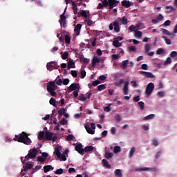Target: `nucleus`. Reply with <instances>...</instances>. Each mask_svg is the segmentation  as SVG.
<instances>
[{
  "label": "nucleus",
  "mask_w": 177,
  "mask_h": 177,
  "mask_svg": "<svg viewBox=\"0 0 177 177\" xmlns=\"http://www.w3.org/2000/svg\"><path fill=\"white\" fill-rule=\"evenodd\" d=\"M114 153H120L121 151V147L120 146H115L113 148Z\"/></svg>",
  "instance_id": "nucleus-40"
},
{
  "label": "nucleus",
  "mask_w": 177,
  "mask_h": 177,
  "mask_svg": "<svg viewBox=\"0 0 177 177\" xmlns=\"http://www.w3.org/2000/svg\"><path fill=\"white\" fill-rule=\"evenodd\" d=\"M91 63H92V67H95L97 63H100V59L96 56H94V57L91 60Z\"/></svg>",
  "instance_id": "nucleus-18"
},
{
  "label": "nucleus",
  "mask_w": 177,
  "mask_h": 177,
  "mask_svg": "<svg viewBox=\"0 0 177 177\" xmlns=\"http://www.w3.org/2000/svg\"><path fill=\"white\" fill-rule=\"evenodd\" d=\"M113 46H115V48H120V46H122V44L120 43L118 40H114L113 42Z\"/></svg>",
  "instance_id": "nucleus-30"
},
{
  "label": "nucleus",
  "mask_w": 177,
  "mask_h": 177,
  "mask_svg": "<svg viewBox=\"0 0 177 177\" xmlns=\"http://www.w3.org/2000/svg\"><path fill=\"white\" fill-rule=\"evenodd\" d=\"M55 62H51L47 64L46 67H47V70H48V71H52V70H53V68H55Z\"/></svg>",
  "instance_id": "nucleus-16"
},
{
  "label": "nucleus",
  "mask_w": 177,
  "mask_h": 177,
  "mask_svg": "<svg viewBox=\"0 0 177 177\" xmlns=\"http://www.w3.org/2000/svg\"><path fill=\"white\" fill-rule=\"evenodd\" d=\"M129 30L131 32H133L136 31V26H134L133 25H131V26L129 27Z\"/></svg>",
  "instance_id": "nucleus-50"
},
{
  "label": "nucleus",
  "mask_w": 177,
  "mask_h": 177,
  "mask_svg": "<svg viewBox=\"0 0 177 177\" xmlns=\"http://www.w3.org/2000/svg\"><path fill=\"white\" fill-rule=\"evenodd\" d=\"M82 27V24H78L75 26L74 28V32L76 34L77 36L80 35V33L81 32V28Z\"/></svg>",
  "instance_id": "nucleus-14"
},
{
  "label": "nucleus",
  "mask_w": 177,
  "mask_h": 177,
  "mask_svg": "<svg viewBox=\"0 0 177 177\" xmlns=\"http://www.w3.org/2000/svg\"><path fill=\"white\" fill-rule=\"evenodd\" d=\"M81 16H82V17H85L86 19H88V14H86V10H82L80 12Z\"/></svg>",
  "instance_id": "nucleus-47"
},
{
  "label": "nucleus",
  "mask_w": 177,
  "mask_h": 177,
  "mask_svg": "<svg viewBox=\"0 0 177 177\" xmlns=\"http://www.w3.org/2000/svg\"><path fill=\"white\" fill-rule=\"evenodd\" d=\"M162 53H164V49H162V48H158L156 50V54L157 55H162Z\"/></svg>",
  "instance_id": "nucleus-57"
},
{
  "label": "nucleus",
  "mask_w": 177,
  "mask_h": 177,
  "mask_svg": "<svg viewBox=\"0 0 177 177\" xmlns=\"http://www.w3.org/2000/svg\"><path fill=\"white\" fill-rule=\"evenodd\" d=\"M100 81H106L107 80V77L104 76V75H102L99 77Z\"/></svg>",
  "instance_id": "nucleus-59"
},
{
  "label": "nucleus",
  "mask_w": 177,
  "mask_h": 177,
  "mask_svg": "<svg viewBox=\"0 0 177 177\" xmlns=\"http://www.w3.org/2000/svg\"><path fill=\"white\" fill-rule=\"evenodd\" d=\"M70 42H71L70 36L68 35H66L65 36V43L70 44Z\"/></svg>",
  "instance_id": "nucleus-54"
},
{
  "label": "nucleus",
  "mask_w": 177,
  "mask_h": 177,
  "mask_svg": "<svg viewBox=\"0 0 177 177\" xmlns=\"http://www.w3.org/2000/svg\"><path fill=\"white\" fill-rule=\"evenodd\" d=\"M135 35L137 38H142V33L140 31H137L136 32Z\"/></svg>",
  "instance_id": "nucleus-52"
},
{
  "label": "nucleus",
  "mask_w": 177,
  "mask_h": 177,
  "mask_svg": "<svg viewBox=\"0 0 177 177\" xmlns=\"http://www.w3.org/2000/svg\"><path fill=\"white\" fill-rule=\"evenodd\" d=\"M153 91H154V83H149L145 90L147 96H150L153 93Z\"/></svg>",
  "instance_id": "nucleus-6"
},
{
  "label": "nucleus",
  "mask_w": 177,
  "mask_h": 177,
  "mask_svg": "<svg viewBox=\"0 0 177 177\" xmlns=\"http://www.w3.org/2000/svg\"><path fill=\"white\" fill-rule=\"evenodd\" d=\"M14 140L17 141L19 143H24V145H31V140L28 138V134L24 131L19 136L15 135Z\"/></svg>",
  "instance_id": "nucleus-2"
},
{
  "label": "nucleus",
  "mask_w": 177,
  "mask_h": 177,
  "mask_svg": "<svg viewBox=\"0 0 177 177\" xmlns=\"http://www.w3.org/2000/svg\"><path fill=\"white\" fill-rule=\"evenodd\" d=\"M156 19L159 21H161L162 20H164V16H162V14H159L157 17Z\"/></svg>",
  "instance_id": "nucleus-56"
},
{
  "label": "nucleus",
  "mask_w": 177,
  "mask_h": 177,
  "mask_svg": "<svg viewBox=\"0 0 177 177\" xmlns=\"http://www.w3.org/2000/svg\"><path fill=\"white\" fill-rule=\"evenodd\" d=\"M122 6H124V8H131V6H133V3L131 2L128 0H123L122 1Z\"/></svg>",
  "instance_id": "nucleus-13"
},
{
  "label": "nucleus",
  "mask_w": 177,
  "mask_h": 177,
  "mask_svg": "<svg viewBox=\"0 0 177 177\" xmlns=\"http://www.w3.org/2000/svg\"><path fill=\"white\" fill-rule=\"evenodd\" d=\"M69 82H70V80H68V78H66L63 80L62 84L64 85H68Z\"/></svg>",
  "instance_id": "nucleus-61"
},
{
  "label": "nucleus",
  "mask_w": 177,
  "mask_h": 177,
  "mask_svg": "<svg viewBox=\"0 0 177 177\" xmlns=\"http://www.w3.org/2000/svg\"><path fill=\"white\" fill-rule=\"evenodd\" d=\"M124 84L123 86V93L124 95H128V92H129V90L128 88V85H129V82H124V80H120L118 82L115 83V86H121V85H122V84Z\"/></svg>",
  "instance_id": "nucleus-4"
},
{
  "label": "nucleus",
  "mask_w": 177,
  "mask_h": 177,
  "mask_svg": "<svg viewBox=\"0 0 177 177\" xmlns=\"http://www.w3.org/2000/svg\"><path fill=\"white\" fill-rule=\"evenodd\" d=\"M57 88V86H56V82L55 81L49 82L47 86V88Z\"/></svg>",
  "instance_id": "nucleus-28"
},
{
  "label": "nucleus",
  "mask_w": 177,
  "mask_h": 177,
  "mask_svg": "<svg viewBox=\"0 0 177 177\" xmlns=\"http://www.w3.org/2000/svg\"><path fill=\"white\" fill-rule=\"evenodd\" d=\"M113 30L115 32H120V31H121V27L120 26V22L118 20L113 21Z\"/></svg>",
  "instance_id": "nucleus-12"
},
{
  "label": "nucleus",
  "mask_w": 177,
  "mask_h": 177,
  "mask_svg": "<svg viewBox=\"0 0 177 177\" xmlns=\"http://www.w3.org/2000/svg\"><path fill=\"white\" fill-rule=\"evenodd\" d=\"M80 78L84 79L85 77H86V72L85 70H83L80 72Z\"/></svg>",
  "instance_id": "nucleus-46"
},
{
  "label": "nucleus",
  "mask_w": 177,
  "mask_h": 177,
  "mask_svg": "<svg viewBox=\"0 0 177 177\" xmlns=\"http://www.w3.org/2000/svg\"><path fill=\"white\" fill-rule=\"evenodd\" d=\"M71 74L74 78H77V77H78V72H77V71H71Z\"/></svg>",
  "instance_id": "nucleus-41"
},
{
  "label": "nucleus",
  "mask_w": 177,
  "mask_h": 177,
  "mask_svg": "<svg viewBox=\"0 0 177 177\" xmlns=\"http://www.w3.org/2000/svg\"><path fill=\"white\" fill-rule=\"evenodd\" d=\"M118 20L121 21L122 24H124V26L128 24V18H127V17H122V19L119 17L118 18Z\"/></svg>",
  "instance_id": "nucleus-20"
},
{
  "label": "nucleus",
  "mask_w": 177,
  "mask_h": 177,
  "mask_svg": "<svg viewBox=\"0 0 177 177\" xmlns=\"http://www.w3.org/2000/svg\"><path fill=\"white\" fill-rule=\"evenodd\" d=\"M139 73L146 78H155L154 75H153V73H151V72L140 71Z\"/></svg>",
  "instance_id": "nucleus-11"
},
{
  "label": "nucleus",
  "mask_w": 177,
  "mask_h": 177,
  "mask_svg": "<svg viewBox=\"0 0 177 177\" xmlns=\"http://www.w3.org/2000/svg\"><path fill=\"white\" fill-rule=\"evenodd\" d=\"M135 151H136V148H135V147H133L130 151H129V158H131V157L133 156V154L135 153Z\"/></svg>",
  "instance_id": "nucleus-26"
},
{
  "label": "nucleus",
  "mask_w": 177,
  "mask_h": 177,
  "mask_svg": "<svg viewBox=\"0 0 177 177\" xmlns=\"http://www.w3.org/2000/svg\"><path fill=\"white\" fill-rule=\"evenodd\" d=\"M86 132H88V133H90V135H93L95 133V130H93L92 129H91V127L89 125H86L85 126Z\"/></svg>",
  "instance_id": "nucleus-22"
},
{
  "label": "nucleus",
  "mask_w": 177,
  "mask_h": 177,
  "mask_svg": "<svg viewBox=\"0 0 177 177\" xmlns=\"http://www.w3.org/2000/svg\"><path fill=\"white\" fill-rule=\"evenodd\" d=\"M162 32L165 35H169V37L172 36L174 37V33L169 32L168 30L167 29H163L162 30Z\"/></svg>",
  "instance_id": "nucleus-32"
},
{
  "label": "nucleus",
  "mask_w": 177,
  "mask_h": 177,
  "mask_svg": "<svg viewBox=\"0 0 177 177\" xmlns=\"http://www.w3.org/2000/svg\"><path fill=\"white\" fill-rule=\"evenodd\" d=\"M162 39H165V42L167 45H171V39H167L165 36H162Z\"/></svg>",
  "instance_id": "nucleus-37"
},
{
  "label": "nucleus",
  "mask_w": 177,
  "mask_h": 177,
  "mask_svg": "<svg viewBox=\"0 0 177 177\" xmlns=\"http://www.w3.org/2000/svg\"><path fill=\"white\" fill-rule=\"evenodd\" d=\"M170 57H177V52L176 51H172L169 54Z\"/></svg>",
  "instance_id": "nucleus-58"
},
{
  "label": "nucleus",
  "mask_w": 177,
  "mask_h": 177,
  "mask_svg": "<svg viewBox=\"0 0 177 177\" xmlns=\"http://www.w3.org/2000/svg\"><path fill=\"white\" fill-rule=\"evenodd\" d=\"M104 89H106V85L104 84H100L97 86V91H99V92H102V91H104Z\"/></svg>",
  "instance_id": "nucleus-35"
},
{
  "label": "nucleus",
  "mask_w": 177,
  "mask_h": 177,
  "mask_svg": "<svg viewBox=\"0 0 177 177\" xmlns=\"http://www.w3.org/2000/svg\"><path fill=\"white\" fill-rule=\"evenodd\" d=\"M67 68H75V62L73 61V59H70L68 65H67Z\"/></svg>",
  "instance_id": "nucleus-17"
},
{
  "label": "nucleus",
  "mask_w": 177,
  "mask_h": 177,
  "mask_svg": "<svg viewBox=\"0 0 177 177\" xmlns=\"http://www.w3.org/2000/svg\"><path fill=\"white\" fill-rule=\"evenodd\" d=\"M99 84H100V81H99V80H95V81H93V82H92V84H88V86H92V85H93V86H97V85H99Z\"/></svg>",
  "instance_id": "nucleus-39"
},
{
  "label": "nucleus",
  "mask_w": 177,
  "mask_h": 177,
  "mask_svg": "<svg viewBox=\"0 0 177 177\" xmlns=\"http://www.w3.org/2000/svg\"><path fill=\"white\" fill-rule=\"evenodd\" d=\"M55 174H56V175H62V174H63V169H57L55 171Z\"/></svg>",
  "instance_id": "nucleus-63"
},
{
  "label": "nucleus",
  "mask_w": 177,
  "mask_h": 177,
  "mask_svg": "<svg viewBox=\"0 0 177 177\" xmlns=\"http://www.w3.org/2000/svg\"><path fill=\"white\" fill-rule=\"evenodd\" d=\"M102 3H104V8H109V0H101Z\"/></svg>",
  "instance_id": "nucleus-49"
},
{
  "label": "nucleus",
  "mask_w": 177,
  "mask_h": 177,
  "mask_svg": "<svg viewBox=\"0 0 177 177\" xmlns=\"http://www.w3.org/2000/svg\"><path fill=\"white\" fill-rule=\"evenodd\" d=\"M59 124L61 125H66L67 124V120L64 118H63L61 121L59 122Z\"/></svg>",
  "instance_id": "nucleus-53"
},
{
  "label": "nucleus",
  "mask_w": 177,
  "mask_h": 177,
  "mask_svg": "<svg viewBox=\"0 0 177 177\" xmlns=\"http://www.w3.org/2000/svg\"><path fill=\"white\" fill-rule=\"evenodd\" d=\"M67 20L66 18V16L64 15V12L60 16V19L59 21V23H60L61 27H63V28H67Z\"/></svg>",
  "instance_id": "nucleus-7"
},
{
  "label": "nucleus",
  "mask_w": 177,
  "mask_h": 177,
  "mask_svg": "<svg viewBox=\"0 0 177 177\" xmlns=\"http://www.w3.org/2000/svg\"><path fill=\"white\" fill-rule=\"evenodd\" d=\"M66 140L68 141L74 140V135L69 134L68 136H66Z\"/></svg>",
  "instance_id": "nucleus-48"
},
{
  "label": "nucleus",
  "mask_w": 177,
  "mask_h": 177,
  "mask_svg": "<svg viewBox=\"0 0 177 177\" xmlns=\"http://www.w3.org/2000/svg\"><path fill=\"white\" fill-rule=\"evenodd\" d=\"M80 88H81V86H80V84H78V83H73L68 88L67 91L68 92H73V91H77V89L78 91H80Z\"/></svg>",
  "instance_id": "nucleus-9"
},
{
  "label": "nucleus",
  "mask_w": 177,
  "mask_h": 177,
  "mask_svg": "<svg viewBox=\"0 0 177 177\" xmlns=\"http://www.w3.org/2000/svg\"><path fill=\"white\" fill-rule=\"evenodd\" d=\"M84 149L82 148V144L79 143L75 147V150L79 153V154H81V156H84Z\"/></svg>",
  "instance_id": "nucleus-10"
},
{
  "label": "nucleus",
  "mask_w": 177,
  "mask_h": 177,
  "mask_svg": "<svg viewBox=\"0 0 177 177\" xmlns=\"http://www.w3.org/2000/svg\"><path fill=\"white\" fill-rule=\"evenodd\" d=\"M72 3V9L75 10V9H78V8H77V4L75 3V2L71 1Z\"/></svg>",
  "instance_id": "nucleus-64"
},
{
  "label": "nucleus",
  "mask_w": 177,
  "mask_h": 177,
  "mask_svg": "<svg viewBox=\"0 0 177 177\" xmlns=\"http://www.w3.org/2000/svg\"><path fill=\"white\" fill-rule=\"evenodd\" d=\"M47 91L49 92L51 96L56 97L57 96V93L55 91V88L53 87H47Z\"/></svg>",
  "instance_id": "nucleus-15"
},
{
  "label": "nucleus",
  "mask_w": 177,
  "mask_h": 177,
  "mask_svg": "<svg viewBox=\"0 0 177 177\" xmlns=\"http://www.w3.org/2000/svg\"><path fill=\"white\" fill-rule=\"evenodd\" d=\"M58 114H59V115H64V114H66V109H59L58 111Z\"/></svg>",
  "instance_id": "nucleus-45"
},
{
  "label": "nucleus",
  "mask_w": 177,
  "mask_h": 177,
  "mask_svg": "<svg viewBox=\"0 0 177 177\" xmlns=\"http://www.w3.org/2000/svg\"><path fill=\"white\" fill-rule=\"evenodd\" d=\"M26 166H24V171H25V172H27L28 169H31V168H32L33 167L32 164L28 163V162L26 163Z\"/></svg>",
  "instance_id": "nucleus-27"
},
{
  "label": "nucleus",
  "mask_w": 177,
  "mask_h": 177,
  "mask_svg": "<svg viewBox=\"0 0 177 177\" xmlns=\"http://www.w3.org/2000/svg\"><path fill=\"white\" fill-rule=\"evenodd\" d=\"M62 57L63 59V60H66V59H68V52L66 51L63 53V55H62Z\"/></svg>",
  "instance_id": "nucleus-43"
},
{
  "label": "nucleus",
  "mask_w": 177,
  "mask_h": 177,
  "mask_svg": "<svg viewBox=\"0 0 177 177\" xmlns=\"http://www.w3.org/2000/svg\"><path fill=\"white\" fill-rule=\"evenodd\" d=\"M129 64V61L128 59L122 61L120 64L121 68H122V70H125V68H127V67H128Z\"/></svg>",
  "instance_id": "nucleus-19"
},
{
  "label": "nucleus",
  "mask_w": 177,
  "mask_h": 177,
  "mask_svg": "<svg viewBox=\"0 0 177 177\" xmlns=\"http://www.w3.org/2000/svg\"><path fill=\"white\" fill-rule=\"evenodd\" d=\"M93 149H95V147H93V146H92V145L86 146V147H85V148L84 149V152H85V153H89V151H93Z\"/></svg>",
  "instance_id": "nucleus-21"
},
{
  "label": "nucleus",
  "mask_w": 177,
  "mask_h": 177,
  "mask_svg": "<svg viewBox=\"0 0 177 177\" xmlns=\"http://www.w3.org/2000/svg\"><path fill=\"white\" fill-rule=\"evenodd\" d=\"M84 23H85V24H86L87 26L91 27V26H92V24H93V23H95V22H93L90 19H86L84 20Z\"/></svg>",
  "instance_id": "nucleus-33"
},
{
  "label": "nucleus",
  "mask_w": 177,
  "mask_h": 177,
  "mask_svg": "<svg viewBox=\"0 0 177 177\" xmlns=\"http://www.w3.org/2000/svg\"><path fill=\"white\" fill-rule=\"evenodd\" d=\"M102 165H104V167H106V168H109V169H110V168H111V165L109 164V161H107V160L103 159L102 160Z\"/></svg>",
  "instance_id": "nucleus-24"
},
{
  "label": "nucleus",
  "mask_w": 177,
  "mask_h": 177,
  "mask_svg": "<svg viewBox=\"0 0 177 177\" xmlns=\"http://www.w3.org/2000/svg\"><path fill=\"white\" fill-rule=\"evenodd\" d=\"M119 3L120 1L118 0H108L109 9L111 10V9L115 8V6H118Z\"/></svg>",
  "instance_id": "nucleus-8"
},
{
  "label": "nucleus",
  "mask_w": 177,
  "mask_h": 177,
  "mask_svg": "<svg viewBox=\"0 0 177 177\" xmlns=\"http://www.w3.org/2000/svg\"><path fill=\"white\" fill-rule=\"evenodd\" d=\"M49 103H50V104H51V106L56 107V100H55V98L51 97L50 99Z\"/></svg>",
  "instance_id": "nucleus-36"
},
{
  "label": "nucleus",
  "mask_w": 177,
  "mask_h": 177,
  "mask_svg": "<svg viewBox=\"0 0 177 177\" xmlns=\"http://www.w3.org/2000/svg\"><path fill=\"white\" fill-rule=\"evenodd\" d=\"M145 53L150 52V49H151V46L149 44H146L145 45Z\"/></svg>",
  "instance_id": "nucleus-34"
},
{
  "label": "nucleus",
  "mask_w": 177,
  "mask_h": 177,
  "mask_svg": "<svg viewBox=\"0 0 177 177\" xmlns=\"http://www.w3.org/2000/svg\"><path fill=\"white\" fill-rule=\"evenodd\" d=\"M149 170H150V168H149V167H142V168L136 169V171H149Z\"/></svg>",
  "instance_id": "nucleus-44"
},
{
  "label": "nucleus",
  "mask_w": 177,
  "mask_h": 177,
  "mask_svg": "<svg viewBox=\"0 0 177 177\" xmlns=\"http://www.w3.org/2000/svg\"><path fill=\"white\" fill-rule=\"evenodd\" d=\"M104 8V3H99L98 6H97V9H103Z\"/></svg>",
  "instance_id": "nucleus-62"
},
{
  "label": "nucleus",
  "mask_w": 177,
  "mask_h": 177,
  "mask_svg": "<svg viewBox=\"0 0 177 177\" xmlns=\"http://www.w3.org/2000/svg\"><path fill=\"white\" fill-rule=\"evenodd\" d=\"M50 169H52V171H53V167H52V165H47V166L44 167V171L45 174H46V172H49V171H50Z\"/></svg>",
  "instance_id": "nucleus-25"
},
{
  "label": "nucleus",
  "mask_w": 177,
  "mask_h": 177,
  "mask_svg": "<svg viewBox=\"0 0 177 177\" xmlns=\"http://www.w3.org/2000/svg\"><path fill=\"white\" fill-rule=\"evenodd\" d=\"M154 117H156V115L154 114H150L147 116H145L143 118V120L144 121H147V120H153V118H154Z\"/></svg>",
  "instance_id": "nucleus-29"
},
{
  "label": "nucleus",
  "mask_w": 177,
  "mask_h": 177,
  "mask_svg": "<svg viewBox=\"0 0 177 177\" xmlns=\"http://www.w3.org/2000/svg\"><path fill=\"white\" fill-rule=\"evenodd\" d=\"M171 24V21L170 20H167L164 24H163V27H168Z\"/></svg>",
  "instance_id": "nucleus-60"
},
{
  "label": "nucleus",
  "mask_w": 177,
  "mask_h": 177,
  "mask_svg": "<svg viewBox=\"0 0 177 177\" xmlns=\"http://www.w3.org/2000/svg\"><path fill=\"white\" fill-rule=\"evenodd\" d=\"M129 50L130 52H136V47L133 46H130L129 47Z\"/></svg>",
  "instance_id": "nucleus-55"
},
{
  "label": "nucleus",
  "mask_w": 177,
  "mask_h": 177,
  "mask_svg": "<svg viewBox=\"0 0 177 177\" xmlns=\"http://www.w3.org/2000/svg\"><path fill=\"white\" fill-rule=\"evenodd\" d=\"M37 154H38V149H37L36 148L32 149L28 152V155L26 156L25 158H21L22 164H24L26 161H28V160L30 159L35 158ZM24 158V160H23Z\"/></svg>",
  "instance_id": "nucleus-3"
},
{
  "label": "nucleus",
  "mask_w": 177,
  "mask_h": 177,
  "mask_svg": "<svg viewBox=\"0 0 177 177\" xmlns=\"http://www.w3.org/2000/svg\"><path fill=\"white\" fill-rule=\"evenodd\" d=\"M38 139L39 140L46 139V140L56 142V140H57V136H55V134L50 131H40L38 134Z\"/></svg>",
  "instance_id": "nucleus-1"
},
{
  "label": "nucleus",
  "mask_w": 177,
  "mask_h": 177,
  "mask_svg": "<svg viewBox=\"0 0 177 177\" xmlns=\"http://www.w3.org/2000/svg\"><path fill=\"white\" fill-rule=\"evenodd\" d=\"M54 156L57 157V158H60V160H62V161H66L67 156L64 154H62L60 152V149H59V147H57L55 149V151L53 152Z\"/></svg>",
  "instance_id": "nucleus-5"
},
{
  "label": "nucleus",
  "mask_w": 177,
  "mask_h": 177,
  "mask_svg": "<svg viewBox=\"0 0 177 177\" xmlns=\"http://www.w3.org/2000/svg\"><path fill=\"white\" fill-rule=\"evenodd\" d=\"M172 63V59L171 57H167L164 63L165 66H167V64H171Z\"/></svg>",
  "instance_id": "nucleus-38"
},
{
  "label": "nucleus",
  "mask_w": 177,
  "mask_h": 177,
  "mask_svg": "<svg viewBox=\"0 0 177 177\" xmlns=\"http://www.w3.org/2000/svg\"><path fill=\"white\" fill-rule=\"evenodd\" d=\"M114 174L116 177H122V172H121V169H116Z\"/></svg>",
  "instance_id": "nucleus-31"
},
{
  "label": "nucleus",
  "mask_w": 177,
  "mask_h": 177,
  "mask_svg": "<svg viewBox=\"0 0 177 177\" xmlns=\"http://www.w3.org/2000/svg\"><path fill=\"white\" fill-rule=\"evenodd\" d=\"M138 106H139L140 110L145 109V102H143L142 101L138 102Z\"/></svg>",
  "instance_id": "nucleus-42"
},
{
  "label": "nucleus",
  "mask_w": 177,
  "mask_h": 177,
  "mask_svg": "<svg viewBox=\"0 0 177 177\" xmlns=\"http://www.w3.org/2000/svg\"><path fill=\"white\" fill-rule=\"evenodd\" d=\"M113 156H114V153H113L112 152H109V151L105 152V158H106V160H110V158H113Z\"/></svg>",
  "instance_id": "nucleus-23"
},
{
  "label": "nucleus",
  "mask_w": 177,
  "mask_h": 177,
  "mask_svg": "<svg viewBox=\"0 0 177 177\" xmlns=\"http://www.w3.org/2000/svg\"><path fill=\"white\" fill-rule=\"evenodd\" d=\"M79 100L81 102H85L86 100V97H85L84 95H81L79 96Z\"/></svg>",
  "instance_id": "nucleus-51"
}]
</instances>
